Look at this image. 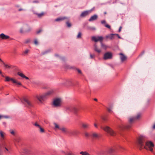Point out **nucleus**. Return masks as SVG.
Here are the masks:
<instances>
[{
  "label": "nucleus",
  "instance_id": "obj_1",
  "mask_svg": "<svg viewBox=\"0 0 155 155\" xmlns=\"http://www.w3.org/2000/svg\"><path fill=\"white\" fill-rule=\"evenodd\" d=\"M146 140V137L144 136H140L137 141L138 144L140 147V150L144 148L147 150H149L151 151H153V148L154 146L153 143L151 141L147 142L144 146V142Z\"/></svg>",
  "mask_w": 155,
  "mask_h": 155
},
{
  "label": "nucleus",
  "instance_id": "obj_2",
  "mask_svg": "<svg viewBox=\"0 0 155 155\" xmlns=\"http://www.w3.org/2000/svg\"><path fill=\"white\" fill-rule=\"evenodd\" d=\"M21 102L28 108H30L33 106L31 100L28 98L26 97L24 98L21 100Z\"/></svg>",
  "mask_w": 155,
  "mask_h": 155
},
{
  "label": "nucleus",
  "instance_id": "obj_3",
  "mask_svg": "<svg viewBox=\"0 0 155 155\" xmlns=\"http://www.w3.org/2000/svg\"><path fill=\"white\" fill-rule=\"evenodd\" d=\"M115 151L114 149L110 147L108 148L106 150H101L99 154L101 155H106L108 153L111 154Z\"/></svg>",
  "mask_w": 155,
  "mask_h": 155
},
{
  "label": "nucleus",
  "instance_id": "obj_4",
  "mask_svg": "<svg viewBox=\"0 0 155 155\" xmlns=\"http://www.w3.org/2000/svg\"><path fill=\"white\" fill-rule=\"evenodd\" d=\"M101 128L111 136H114L116 134L108 126H106L105 127H103L101 126Z\"/></svg>",
  "mask_w": 155,
  "mask_h": 155
},
{
  "label": "nucleus",
  "instance_id": "obj_5",
  "mask_svg": "<svg viewBox=\"0 0 155 155\" xmlns=\"http://www.w3.org/2000/svg\"><path fill=\"white\" fill-rule=\"evenodd\" d=\"M52 92V91H50L47 92L44 95H37L36 96V98L40 102H42L44 100L47 96L50 95Z\"/></svg>",
  "mask_w": 155,
  "mask_h": 155
},
{
  "label": "nucleus",
  "instance_id": "obj_6",
  "mask_svg": "<svg viewBox=\"0 0 155 155\" xmlns=\"http://www.w3.org/2000/svg\"><path fill=\"white\" fill-rule=\"evenodd\" d=\"M62 102L61 100L59 98L55 99L53 101L52 106L54 107H60L61 105Z\"/></svg>",
  "mask_w": 155,
  "mask_h": 155
},
{
  "label": "nucleus",
  "instance_id": "obj_7",
  "mask_svg": "<svg viewBox=\"0 0 155 155\" xmlns=\"http://www.w3.org/2000/svg\"><path fill=\"white\" fill-rule=\"evenodd\" d=\"M112 57V54L111 52H107L104 54V60L111 59Z\"/></svg>",
  "mask_w": 155,
  "mask_h": 155
},
{
  "label": "nucleus",
  "instance_id": "obj_8",
  "mask_svg": "<svg viewBox=\"0 0 155 155\" xmlns=\"http://www.w3.org/2000/svg\"><path fill=\"white\" fill-rule=\"evenodd\" d=\"M103 38L102 36H93L92 38V40L95 42H97L98 41L101 42L103 41Z\"/></svg>",
  "mask_w": 155,
  "mask_h": 155
},
{
  "label": "nucleus",
  "instance_id": "obj_9",
  "mask_svg": "<svg viewBox=\"0 0 155 155\" xmlns=\"http://www.w3.org/2000/svg\"><path fill=\"white\" fill-rule=\"evenodd\" d=\"M91 12V10L86 11L82 12L80 15L81 18L84 17L88 15Z\"/></svg>",
  "mask_w": 155,
  "mask_h": 155
},
{
  "label": "nucleus",
  "instance_id": "obj_10",
  "mask_svg": "<svg viewBox=\"0 0 155 155\" xmlns=\"http://www.w3.org/2000/svg\"><path fill=\"white\" fill-rule=\"evenodd\" d=\"M136 120L134 117L130 118L129 120V122H130V124L127 125L125 126V128L127 129H129L130 128L131 126V124L135 120Z\"/></svg>",
  "mask_w": 155,
  "mask_h": 155
},
{
  "label": "nucleus",
  "instance_id": "obj_11",
  "mask_svg": "<svg viewBox=\"0 0 155 155\" xmlns=\"http://www.w3.org/2000/svg\"><path fill=\"white\" fill-rule=\"evenodd\" d=\"M68 134L71 135H78L79 133L78 130H69Z\"/></svg>",
  "mask_w": 155,
  "mask_h": 155
},
{
  "label": "nucleus",
  "instance_id": "obj_12",
  "mask_svg": "<svg viewBox=\"0 0 155 155\" xmlns=\"http://www.w3.org/2000/svg\"><path fill=\"white\" fill-rule=\"evenodd\" d=\"M119 55H120V58L122 62H123L127 60V57L123 53H120Z\"/></svg>",
  "mask_w": 155,
  "mask_h": 155
},
{
  "label": "nucleus",
  "instance_id": "obj_13",
  "mask_svg": "<svg viewBox=\"0 0 155 155\" xmlns=\"http://www.w3.org/2000/svg\"><path fill=\"white\" fill-rule=\"evenodd\" d=\"M91 136L94 139H97L100 137V135L99 134L95 132H93L92 133Z\"/></svg>",
  "mask_w": 155,
  "mask_h": 155
},
{
  "label": "nucleus",
  "instance_id": "obj_14",
  "mask_svg": "<svg viewBox=\"0 0 155 155\" xmlns=\"http://www.w3.org/2000/svg\"><path fill=\"white\" fill-rule=\"evenodd\" d=\"M5 68L6 69H13L16 67V66L10 64H5L4 62L2 63Z\"/></svg>",
  "mask_w": 155,
  "mask_h": 155
},
{
  "label": "nucleus",
  "instance_id": "obj_15",
  "mask_svg": "<svg viewBox=\"0 0 155 155\" xmlns=\"http://www.w3.org/2000/svg\"><path fill=\"white\" fill-rule=\"evenodd\" d=\"M17 74L19 76L21 77L22 78H25L27 80H28L29 78L27 77H26L23 73L20 72H18L17 73Z\"/></svg>",
  "mask_w": 155,
  "mask_h": 155
},
{
  "label": "nucleus",
  "instance_id": "obj_16",
  "mask_svg": "<svg viewBox=\"0 0 155 155\" xmlns=\"http://www.w3.org/2000/svg\"><path fill=\"white\" fill-rule=\"evenodd\" d=\"M98 18V16L96 15H94L92 16L89 19L90 21H92L96 20Z\"/></svg>",
  "mask_w": 155,
  "mask_h": 155
},
{
  "label": "nucleus",
  "instance_id": "obj_17",
  "mask_svg": "<svg viewBox=\"0 0 155 155\" xmlns=\"http://www.w3.org/2000/svg\"><path fill=\"white\" fill-rule=\"evenodd\" d=\"M5 81H11L13 83H15V80L12 78H11L8 76H6L5 77Z\"/></svg>",
  "mask_w": 155,
  "mask_h": 155
},
{
  "label": "nucleus",
  "instance_id": "obj_18",
  "mask_svg": "<svg viewBox=\"0 0 155 155\" xmlns=\"http://www.w3.org/2000/svg\"><path fill=\"white\" fill-rule=\"evenodd\" d=\"M0 38L2 39H7L9 38V36L8 35H5L3 33L0 35Z\"/></svg>",
  "mask_w": 155,
  "mask_h": 155
},
{
  "label": "nucleus",
  "instance_id": "obj_19",
  "mask_svg": "<svg viewBox=\"0 0 155 155\" xmlns=\"http://www.w3.org/2000/svg\"><path fill=\"white\" fill-rule=\"evenodd\" d=\"M90 126V124L87 123H84L82 124V128L84 129H88Z\"/></svg>",
  "mask_w": 155,
  "mask_h": 155
},
{
  "label": "nucleus",
  "instance_id": "obj_20",
  "mask_svg": "<svg viewBox=\"0 0 155 155\" xmlns=\"http://www.w3.org/2000/svg\"><path fill=\"white\" fill-rule=\"evenodd\" d=\"M118 36V34H112L108 36V37L110 38V39H113L114 38L115 36Z\"/></svg>",
  "mask_w": 155,
  "mask_h": 155
},
{
  "label": "nucleus",
  "instance_id": "obj_21",
  "mask_svg": "<svg viewBox=\"0 0 155 155\" xmlns=\"http://www.w3.org/2000/svg\"><path fill=\"white\" fill-rule=\"evenodd\" d=\"M59 129L60 130H61L63 132L68 134V132L69 131V130H68L66 128H64V127H63V128H60Z\"/></svg>",
  "mask_w": 155,
  "mask_h": 155
},
{
  "label": "nucleus",
  "instance_id": "obj_22",
  "mask_svg": "<svg viewBox=\"0 0 155 155\" xmlns=\"http://www.w3.org/2000/svg\"><path fill=\"white\" fill-rule=\"evenodd\" d=\"M67 18L66 17H60L57 18V19H55V21H61L63 20H64Z\"/></svg>",
  "mask_w": 155,
  "mask_h": 155
},
{
  "label": "nucleus",
  "instance_id": "obj_23",
  "mask_svg": "<svg viewBox=\"0 0 155 155\" xmlns=\"http://www.w3.org/2000/svg\"><path fill=\"white\" fill-rule=\"evenodd\" d=\"M94 50L96 51L98 53H100L101 52V50L97 48L96 44H95L94 45Z\"/></svg>",
  "mask_w": 155,
  "mask_h": 155
},
{
  "label": "nucleus",
  "instance_id": "obj_24",
  "mask_svg": "<svg viewBox=\"0 0 155 155\" xmlns=\"http://www.w3.org/2000/svg\"><path fill=\"white\" fill-rule=\"evenodd\" d=\"M36 14L37 15L38 17L41 18L44 15V13L42 12L40 13H36Z\"/></svg>",
  "mask_w": 155,
  "mask_h": 155
},
{
  "label": "nucleus",
  "instance_id": "obj_25",
  "mask_svg": "<svg viewBox=\"0 0 155 155\" xmlns=\"http://www.w3.org/2000/svg\"><path fill=\"white\" fill-rule=\"evenodd\" d=\"M141 116V114L140 113H138L137 114V116L136 117H134L135 120H138L139 119L140 117Z\"/></svg>",
  "mask_w": 155,
  "mask_h": 155
},
{
  "label": "nucleus",
  "instance_id": "obj_26",
  "mask_svg": "<svg viewBox=\"0 0 155 155\" xmlns=\"http://www.w3.org/2000/svg\"><path fill=\"white\" fill-rule=\"evenodd\" d=\"M33 124L36 127L38 128L41 127V126L38 124L37 122H36L34 123H33Z\"/></svg>",
  "mask_w": 155,
  "mask_h": 155
},
{
  "label": "nucleus",
  "instance_id": "obj_27",
  "mask_svg": "<svg viewBox=\"0 0 155 155\" xmlns=\"http://www.w3.org/2000/svg\"><path fill=\"white\" fill-rule=\"evenodd\" d=\"M66 24L67 25V26L68 28H70L71 26V23L69 22V21H67L66 22Z\"/></svg>",
  "mask_w": 155,
  "mask_h": 155
},
{
  "label": "nucleus",
  "instance_id": "obj_28",
  "mask_svg": "<svg viewBox=\"0 0 155 155\" xmlns=\"http://www.w3.org/2000/svg\"><path fill=\"white\" fill-rule=\"evenodd\" d=\"M5 148L6 150V151H5V153H7L6 151L8 152V153H10L11 151V149L10 148H8L6 147H5Z\"/></svg>",
  "mask_w": 155,
  "mask_h": 155
},
{
  "label": "nucleus",
  "instance_id": "obj_29",
  "mask_svg": "<svg viewBox=\"0 0 155 155\" xmlns=\"http://www.w3.org/2000/svg\"><path fill=\"white\" fill-rule=\"evenodd\" d=\"M39 128L40 129V132L41 133H44L45 132L44 130L41 126Z\"/></svg>",
  "mask_w": 155,
  "mask_h": 155
},
{
  "label": "nucleus",
  "instance_id": "obj_30",
  "mask_svg": "<svg viewBox=\"0 0 155 155\" xmlns=\"http://www.w3.org/2000/svg\"><path fill=\"white\" fill-rule=\"evenodd\" d=\"M101 46L102 48L105 49H106L107 48V46L103 44L102 42H101Z\"/></svg>",
  "mask_w": 155,
  "mask_h": 155
},
{
  "label": "nucleus",
  "instance_id": "obj_31",
  "mask_svg": "<svg viewBox=\"0 0 155 155\" xmlns=\"http://www.w3.org/2000/svg\"><path fill=\"white\" fill-rule=\"evenodd\" d=\"M81 32H79L78 35L77 36V38H81Z\"/></svg>",
  "mask_w": 155,
  "mask_h": 155
},
{
  "label": "nucleus",
  "instance_id": "obj_32",
  "mask_svg": "<svg viewBox=\"0 0 155 155\" xmlns=\"http://www.w3.org/2000/svg\"><path fill=\"white\" fill-rule=\"evenodd\" d=\"M15 83H15L17 84V85H21V83L20 82H18L17 81L15 80Z\"/></svg>",
  "mask_w": 155,
  "mask_h": 155
},
{
  "label": "nucleus",
  "instance_id": "obj_33",
  "mask_svg": "<svg viewBox=\"0 0 155 155\" xmlns=\"http://www.w3.org/2000/svg\"><path fill=\"white\" fill-rule=\"evenodd\" d=\"M29 51V50L28 49L26 50L25 51H24L23 54H27Z\"/></svg>",
  "mask_w": 155,
  "mask_h": 155
},
{
  "label": "nucleus",
  "instance_id": "obj_34",
  "mask_svg": "<svg viewBox=\"0 0 155 155\" xmlns=\"http://www.w3.org/2000/svg\"><path fill=\"white\" fill-rule=\"evenodd\" d=\"M27 27H28V29L27 30H25V31L26 32H28L30 31L31 29L30 27L28 26L27 25Z\"/></svg>",
  "mask_w": 155,
  "mask_h": 155
},
{
  "label": "nucleus",
  "instance_id": "obj_35",
  "mask_svg": "<svg viewBox=\"0 0 155 155\" xmlns=\"http://www.w3.org/2000/svg\"><path fill=\"white\" fill-rule=\"evenodd\" d=\"M54 125L55 126V127L56 128H59V126L56 123H54Z\"/></svg>",
  "mask_w": 155,
  "mask_h": 155
},
{
  "label": "nucleus",
  "instance_id": "obj_36",
  "mask_svg": "<svg viewBox=\"0 0 155 155\" xmlns=\"http://www.w3.org/2000/svg\"><path fill=\"white\" fill-rule=\"evenodd\" d=\"M105 25V27H107L109 29L110 28V26L109 25L107 24H106L105 25Z\"/></svg>",
  "mask_w": 155,
  "mask_h": 155
},
{
  "label": "nucleus",
  "instance_id": "obj_37",
  "mask_svg": "<svg viewBox=\"0 0 155 155\" xmlns=\"http://www.w3.org/2000/svg\"><path fill=\"white\" fill-rule=\"evenodd\" d=\"M34 43L36 45H37L38 44V42L37 39L35 40Z\"/></svg>",
  "mask_w": 155,
  "mask_h": 155
},
{
  "label": "nucleus",
  "instance_id": "obj_38",
  "mask_svg": "<svg viewBox=\"0 0 155 155\" xmlns=\"http://www.w3.org/2000/svg\"><path fill=\"white\" fill-rule=\"evenodd\" d=\"M0 134L2 138L4 137V134H3V132L1 131L0 132Z\"/></svg>",
  "mask_w": 155,
  "mask_h": 155
},
{
  "label": "nucleus",
  "instance_id": "obj_39",
  "mask_svg": "<svg viewBox=\"0 0 155 155\" xmlns=\"http://www.w3.org/2000/svg\"><path fill=\"white\" fill-rule=\"evenodd\" d=\"M107 110L108 111V112L110 113L111 112H112V109L111 108H107Z\"/></svg>",
  "mask_w": 155,
  "mask_h": 155
},
{
  "label": "nucleus",
  "instance_id": "obj_40",
  "mask_svg": "<svg viewBox=\"0 0 155 155\" xmlns=\"http://www.w3.org/2000/svg\"><path fill=\"white\" fill-rule=\"evenodd\" d=\"M90 57L91 58H94V57L95 56V55L94 54H91L90 55Z\"/></svg>",
  "mask_w": 155,
  "mask_h": 155
},
{
  "label": "nucleus",
  "instance_id": "obj_41",
  "mask_svg": "<svg viewBox=\"0 0 155 155\" xmlns=\"http://www.w3.org/2000/svg\"><path fill=\"white\" fill-rule=\"evenodd\" d=\"M101 24H104L106 23L105 21L104 20L101 21Z\"/></svg>",
  "mask_w": 155,
  "mask_h": 155
},
{
  "label": "nucleus",
  "instance_id": "obj_42",
  "mask_svg": "<svg viewBox=\"0 0 155 155\" xmlns=\"http://www.w3.org/2000/svg\"><path fill=\"white\" fill-rule=\"evenodd\" d=\"M77 71H78V73L81 74H82V72L80 70H79L78 69H77Z\"/></svg>",
  "mask_w": 155,
  "mask_h": 155
},
{
  "label": "nucleus",
  "instance_id": "obj_43",
  "mask_svg": "<svg viewBox=\"0 0 155 155\" xmlns=\"http://www.w3.org/2000/svg\"><path fill=\"white\" fill-rule=\"evenodd\" d=\"M85 136L86 137H88L89 136V134L87 133H85L84 134Z\"/></svg>",
  "mask_w": 155,
  "mask_h": 155
},
{
  "label": "nucleus",
  "instance_id": "obj_44",
  "mask_svg": "<svg viewBox=\"0 0 155 155\" xmlns=\"http://www.w3.org/2000/svg\"><path fill=\"white\" fill-rule=\"evenodd\" d=\"M42 31V30L41 29H39V30H38L37 31V34H38L40 32H41Z\"/></svg>",
  "mask_w": 155,
  "mask_h": 155
},
{
  "label": "nucleus",
  "instance_id": "obj_45",
  "mask_svg": "<svg viewBox=\"0 0 155 155\" xmlns=\"http://www.w3.org/2000/svg\"><path fill=\"white\" fill-rule=\"evenodd\" d=\"M67 155H75L74 153L69 152V153H68L67 154Z\"/></svg>",
  "mask_w": 155,
  "mask_h": 155
},
{
  "label": "nucleus",
  "instance_id": "obj_46",
  "mask_svg": "<svg viewBox=\"0 0 155 155\" xmlns=\"http://www.w3.org/2000/svg\"><path fill=\"white\" fill-rule=\"evenodd\" d=\"M33 2L34 3H38L39 2V1L38 0H35L33 1Z\"/></svg>",
  "mask_w": 155,
  "mask_h": 155
},
{
  "label": "nucleus",
  "instance_id": "obj_47",
  "mask_svg": "<svg viewBox=\"0 0 155 155\" xmlns=\"http://www.w3.org/2000/svg\"><path fill=\"white\" fill-rule=\"evenodd\" d=\"M5 117V118H8V117L7 116H1V115H0V119L1 118H2V117Z\"/></svg>",
  "mask_w": 155,
  "mask_h": 155
},
{
  "label": "nucleus",
  "instance_id": "obj_48",
  "mask_svg": "<svg viewBox=\"0 0 155 155\" xmlns=\"http://www.w3.org/2000/svg\"><path fill=\"white\" fill-rule=\"evenodd\" d=\"M30 40L29 39H27L25 41V42L26 43H27L30 42Z\"/></svg>",
  "mask_w": 155,
  "mask_h": 155
},
{
  "label": "nucleus",
  "instance_id": "obj_49",
  "mask_svg": "<svg viewBox=\"0 0 155 155\" xmlns=\"http://www.w3.org/2000/svg\"><path fill=\"white\" fill-rule=\"evenodd\" d=\"M94 125L96 128H98L97 125L96 123H94Z\"/></svg>",
  "mask_w": 155,
  "mask_h": 155
},
{
  "label": "nucleus",
  "instance_id": "obj_50",
  "mask_svg": "<svg viewBox=\"0 0 155 155\" xmlns=\"http://www.w3.org/2000/svg\"><path fill=\"white\" fill-rule=\"evenodd\" d=\"M122 27L121 26H120L119 29V30H118V32H120V31H121V29H122Z\"/></svg>",
  "mask_w": 155,
  "mask_h": 155
},
{
  "label": "nucleus",
  "instance_id": "obj_51",
  "mask_svg": "<svg viewBox=\"0 0 155 155\" xmlns=\"http://www.w3.org/2000/svg\"><path fill=\"white\" fill-rule=\"evenodd\" d=\"M20 32L21 33H23V29L22 28H21L20 30Z\"/></svg>",
  "mask_w": 155,
  "mask_h": 155
},
{
  "label": "nucleus",
  "instance_id": "obj_52",
  "mask_svg": "<svg viewBox=\"0 0 155 155\" xmlns=\"http://www.w3.org/2000/svg\"><path fill=\"white\" fill-rule=\"evenodd\" d=\"M74 110L75 112H76L77 111V109L76 108L74 107Z\"/></svg>",
  "mask_w": 155,
  "mask_h": 155
},
{
  "label": "nucleus",
  "instance_id": "obj_53",
  "mask_svg": "<svg viewBox=\"0 0 155 155\" xmlns=\"http://www.w3.org/2000/svg\"><path fill=\"white\" fill-rule=\"evenodd\" d=\"M11 133L12 134H14V132L13 131H12L11 132Z\"/></svg>",
  "mask_w": 155,
  "mask_h": 155
},
{
  "label": "nucleus",
  "instance_id": "obj_54",
  "mask_svg": "<svg viewBox=\"0 0 155 155\" xmlns=\"http://www.w3.org/2000/svg\"><path fill=\"white\" fill-rule=\"evenodd\" d=\"M23 10H24V9H22V8H20V9H18V11H23Z\"/></svg>",
  "mask_w": 155,
  "mask_h": 155
},
{
  "label": "nucleus",
  "instance_id": "obj_55",
  "mask_svg": "<svg viewBox=\"0 0 155 155\" xmlns=\"http://www.w3.org/2000/svg\"><path fill=\"white\" fill-rule=\"evenodd\" d=\"M25 153H28V150H25Z\"/></svg>",
  "mask_w": 155,
  "mask_h": 155
},
{
  "label": "nucleus",
  "instance_id": "obj_56",
  "mask_svg": "<svg viewBox=\"0 0 155 155\" xmlns=\"http://www.w3.org/2000/svg\"><path fill=\"white\" fill-rule=\"evenodd\" d=\"M48 52V51H45V52H44V53H43V54H45V53H47V52Z\"/></svg>",
  "mask_w": 155,
  "mask_h": 155
},
{
  "label": "nucleus",
  "instance_id": "obj_57",
  "mask_svg": "<svg viewBox=\"0 0 155 155\" xmlns=\"http://www.w3.org/2000/svg\"><path fill=\"white\" fill-rule=\"evenodd\" d=\"M153 129H155V124L153 125Z\"/></svg>",
  "mask_w": 155,
  "mask_h": 155
},
{
  "label": "nucleus",
  "instance_id": "obj_58",
  "mask_svg": "<svg viewBox=\"0 0 155 155\" xmlns=\"http://www.w3.org/2000/svg\"><path fill=\"white\" fill-rule=\"evenodd\" d=\"M0 61L1 62H2V63H3V61L0 58Z\"/></svg>",
  "mask_w": 155,
  "mask_h": 155
},
{
  "label": "nucleus",
  "instance_id": "obj_59",
  "mask_svg": "<svg viewBox=\"0 0 155 155\" xmlns=\"http://www.w3.org/2000/svg\"><path fill=\"white\" fill-rule=\"evenodd\" d=\"M1 75L2 77H4V76L3 74H1Z\"/></svg>",
  "mask_w": 155,
  "mask_h": 155
},
{
  "label": "nucleus",
  "instance_id": "obj_60",
  "mask_svg": "<svg viewBox=\"0 0 155 155\" xmlns=\"http://www.w3.org/2000/svg\"><path fill=\"white\" fill-rule=\"evenodd\" d=\"M94 100L95 101H97V99L96 98H95Z\"/></svg>",
  "mask_w": 155,
  "mask_h": 155
},
{
  "label": "nucleus",
  "instance_id": "obj_61",
  "mask_svg": "<svg viewBox=\"0 0 155 155\" xmlns=\"http://www.w3.org/2000/svg\"><path fill=\"white\" fill-rule=\"evenodd\" d=\"M118 36V38H121L119 36V35H118V36Z\"/></svg>",
  "mask_w": 155,
  "mask_h": 155
},
{
  "label": "nucleus",
  "instance_id": "obj_62",
  "mask_svg": "<svg viewBox=\"0 0 155 155\" xmlns=\"http://www.w3.org/2000/svg\"><path fill=\"white\" fill-rule=\"evenodd\" d=\"M2 74V72H1V70H0V74Z\"/></svg>",
  "mask_w": 155,
  "mask_h": 155
},
{
  "label": "nucleus",
  "instance_id": "obj_63",
  "mask_svg": "<svg viewBox=\"0 0 155 155\" xmlns=\"http://www.w3.org/2000/svg\"><path fill=\"white\" fill-rule=\"evenodd\" d=\"M103 120H105V118H103Z\"/></svg>",
  "mask_w": 155,
  "mask_h": 155
},
{
  "label": "nucleus",
  "instance_id": "obj_64",
  "mask_svg": "<svg viewBox=\"0 0 155 155\" xmlns=\"http://www.w3.org/2000/svg\"><path fill=\"white\" fill-rule=\"evenodd\" d=\"M16 142H19V141L18 140H16Z\"/></svg>",
  "mask_w": 155,
  "mask_h": 155
}]
</instances>
